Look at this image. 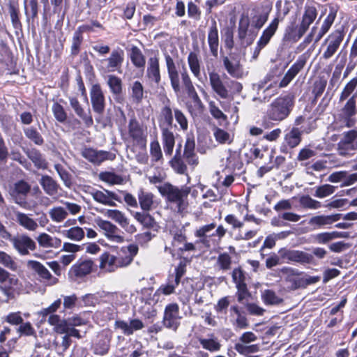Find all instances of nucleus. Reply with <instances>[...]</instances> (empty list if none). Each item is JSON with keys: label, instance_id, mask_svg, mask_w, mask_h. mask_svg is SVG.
<instances>
[{"label": "nucleus", "instance_id": "42", "mask_svg": "<svg viewBox=\"0 0 357 357\" xmlns=\"http://www.w3.org/2000/svg\"><path fill=\"white\" fill-rule=\"evenodd\" d=\"M199 342L204 349L210 352H217L221 349V344L213 335H208V338H199Z\"/></svg>", "mask_w": 357, "mask_h": 357}, {"label": "nucleus", "instance_id": "10", "mask_svg": "<svg viewBox=\"0 0 357 357\" xmlns=\"http://www.w3.org/2000/svg\"><path fill=\"white\" fill-rule=\"evenodd\" d=\"M10 241L21 255H27L30 251H33L36 248L35 241L26 234H19L11 237Z\"/></svg>", "mask_w": 357, "mask_h": 357}, {"label": "nucleus", "instance_id": "32", "mask_svg": "<svg viewBox=\"0 0 357 357\" xmlns=\"http://www.w3.org/2000/svg\"><path fill=\"white\" fill-rule=\"evenodd\" d=\"M208 43L211 54L216 57L218 54L219 38L218 31L215 21H213L208 33Z\"/></svg>", "mask_w": 357, "mask_h": 357}, {"label": "nucleus", "instance_id": "62", "mask_svg": "<svg viewBox=\"0 0 357 357\" xmlns=\"http://www.w3.org/2000/svg\"><path fill=\"white\" fill-rule=\"evenodd\" d=\"M54 167L65 186L70 188L72 185L71 175L61 164H55Z\"/></svg>", "mask_w": 357, "mask_h": 357}, {"label": "nucleus", "instance_id": "58", "mask_svg": "<svg viewBox=\"0 0 357 357\" xmlns=\"http://www.w3.org/2000/svg\"><path fill=\"white\" fill-rule=\"evenodd\" d=\"M275 7L278 11V16L276 17H278L280 21L289 14L291 8V3L287 0H285L284 2L282 0H278L275 3Z\"/></svg>", "mask_w": 357, "mask_h": 357}, {"label": "nucleus", "instance_id": "57", "mask_svg": "<svg viewBox=\"0 0 357 357\" xmlns=\"http://www.w3.org/2000/svg\"><path fill=\"white\" fill-rule=\"evenodd\" d=\"M335 190V186L329 184H324L316 188L314 196L317 198L323 199L333 194Z\"/></svg>", "mask_w": 357, "mask_h": 357}, {"label": "nucleus", "instance_id": "43", "mask_svg": "<svg viewBox=\"0 0 357 357\" xmlns=\"http://www.w3.org/2000/svg\"><path fill=\"white\" fill-rule=\"evenodd\" d=\"M188 64L194 77L198 79L201 77V64L197 54L191 52L188 56Z\"/></svg>", "mask_w": 357, "mask_h": 357}, {"label": "nucleus", "instance_id": "45", "mask_svg": "<svg viewBox=\"0 0 357 357\" xmlns=\"http://www.w3.org/2000/svg\"><path fill=\"white\" fill-rule=\"evenodd\" d=\"M335 18V14L333 13H330L324 19L321 26L316 36L315 43L319 42L321 38L328 31L331 26L333 24V22Z\"/></svg>", "mask_w": 357, "mask_h": 357}, {"label": "nucleus", "instance_id": "18", "mask_svg": "<svg viewBox=\"0 0 357 357\" xmlns=\"http://www.w3.org/2000/svg\"><path fill=\"white\" fill-rule=\"evenodd\" d=\"M209 82L213 91L221 98H229V90L227 88L226 82H223L220 75L215 72L208 73Z\"/></svg>", "mask_w": 357, "mask_h": 357}, {"label": "nucleus", "instance_id": "48", "mask_svg": "<svg viewBox=\"0 0 357 357\" xmlns=\"http://www.w3.org/2000/svg\"><path fill=\"white\" fill-rule=\"evenodd\" d=\"M181 82L188 96L197 93L191 78L185 68L181 72Z\"/></svg>", "mask_w": 357, "mask_h": 357}, {"label": "nucleus", "instance_id": "46", "mask_svg": "<svg viewBox=\"0 0 357 357\" xmlns=\"http://www.w3.org/2000/svg\"><path fill=\"white\" fill-rule=\"evenodd\" d=\"M0 264L12 271H17L19 268V266L15 259L6 252L1 250H0Z\"/></svg>", "mask_w": 357, "mask_h": 357}, {"label": "nucleus", "instance_id": "34", "mask_svg": "<svg viewBox=\"0 0 357 357\" xmlns=\"http://www.w3.org/2000/svg\"><path fill=\"white\" fill-rule=\"evenodd\" d=\"M91 195L95 201L108 206H114V200H117L116 195L114 192L105 190L104 191L96 190Z\"/></svg>", "mask_w": 357, "mask_h": 357}, {"label": "nucleus", "instance_id": "7", "mask_svg": "<svg viewBox=\"0 0 357 357\" xmlns=\"http://www.w3.org/2000/svg\"><path fill=\"white\" fill-rule=\"evenodd\" d=\"M19 282L17 278L0 266V290L6 296L7 301L14 298L15 287Z\"/></svg>", "mask_w": 357, "mask_h": 357}, {"label": "nucleus", "instance_id": "49", "mask_svg": "<svg viewBox=\"0 0 357 357\" xmlns=\"http://www.w3.org/2000/svg\"><path fill=\"white\" fill-rule=\"evenodd\" d=\"M62 234L65 237L75 241H80L84 237V231L83 229L78 226L71 227L67 230H63L62 231Z\"/></svg>", "mask_w": 357, "mask_h": 357}, {"label": "nucleus", "instance_id": "4", "mask_svg": "<svg viewBox=\"0 0 357 357\" xmlns=\"http://www.w3.org/2000/svg\"><path fill=\"white\" fill-rule=\"evenodd\" d=\"M293 106L294 100L291 96L278 97L268 106L266 116L271 121H282L289 115Z\"/></svg>", "mask_w": 357, "mask_h": 357}, {"label": "nucleus", "instance_id": "6", "mask_svg": "<svg viewBox=\"0 0 357 357\" xmlns=\"http://www.w3.org/2000/svg\"><path fill=\"white\" fill-rule=\"evenodd\" d=\"M344 37V32L340 29L335 30L331 33L322 44V47H325L322 58L326 60L332 58L339 50Z\"/></svg>", "mask_w": 357, "mask_h": 357}, {"label": "nucleus", "instance_id": "64", "mask_svg": "<svg viewBox=\"0 0 357 357\" xmlns=\"http://www.w3.org/2000/svg\"><path fill=\"white\" fill-rule=\"evenodd\" d=\"M213 136L215 140L220 144H230L232 141L229 133L219 128H214Z\"/></svg>", "mask_w": 357, "mask_h": 357}, {"label": "nucleus", "instance_id": "5", "mask_svg": "<svg viewBox=\"0 0 357 357\" xmlns=\"http://www.w3.org/2000/svg\"><path fill=\"white\" fill-rule=\"evenodd\" d=\"M317 16V8L311 5H306L301 17V21L296 26H289L287 28V33L292 40H298L307 31Z\"/></svg>", "mask_w": 357, "mask_h": 357}, {"label": "nucleus", "instance_id": "63", "mask_svg": "<svg viewBox=\"0 0 357 357\" xmlns=\"http://www.w3.org/2000/svg\"><path fill=\"white\" fill-rule=\"evenodd\" d=\"M261 298L266 305H276L282 301L273 291L269 289L265 290L262 293Z\"/></svg>", "mask_w": 357, "mask_h": 357}, {"label": "nucleus", "instance_id": "55", "mask_svg": "<svg viewBox=\"0 0 357 357\" xmlns=\"http://www.w3.org/2000/svg\"><path fill=\"white\" fill-rule=\"evenodd\" d=\"M299 203L305 208L316 210L321 207L320 202L312 199L309 195H303L300 197Z\"/></svg>", "mask_w": 357, "mask_h": 357}, {"label": "nucleus", "instance_id": "1", "mask_svg": "<svg viewBox=\"0 0 357 357\" xmlns=\"http://www.w3.org/2000/svg\"><path fill=\"white\" fill-rule=\"evenodd\" d=\"M268 18V13L259 6L253 8L250 13H243L238 26L239 39L247 45L251 44L257 34L253 29L259 30L267 22Z\"/></svg>", "mask_w": 357, "mask_h": 357}, {"label": "nucleus", "instance_id": "59", "mask_svg": "<svg viewBox=\"0 0 357 357\" xmlns=\"http://www.w3.org/2000/svg\"><path fill=\"white\" fill-rule=\"evenodd\" d=\"M285 271L288 274L286 278V281L290 283L289 287L291 289H298L303 284V280L295 273L294 270L287 268Z\"/></svg>", "mask_w": 357, "mask_h": 357}, {"label": "nucleus", "instance_id": "61", "mask_svg": "<svg viewBox=\"0 0 357 357\" xmlns=\"http://www.w3.org/2000/svg\"><path fill=\"white\" fill-rule=\"evenodd\" d=\"M235 350L240 354L248 355V354L256 353L259 351V347L257 344L247 345L243 343H236Z\"/></svg>", "mask_w": 357, "mask_h": 357}, {"label": "nucleus", "instance_id": "15", "mask_svg": "<svg viewBox=\"0 0 357 357\" xmlns=\"http://www.w3.org/2000/svg\"><path fill=\"white\" fill-rule=\"evenodd\" d=\"M95 222L109 241L115 243L123 242V238L118 234L119 229L116 225L101 218H96Z\"/></svg>", "mask_w": 357, "mask_h": 357}, {"label": "nucleus", "instance_id": "51", "mask_svg": "<svg viewBox=\"0 0 357 357\" xmlns=\"http://www.w3.org/2000/svg\"><path fill=\"white\" fill-rule=\"evenodd\" d=\"M49 215L52 221L61 222L68 217L67 211L61 206H55L49 211Z\"/></svg>", "mask_w": 357, "mask_h": 357}, {"label": "nucleus", "instance_id": "20", "mask_svg": "<svg viewBox=\"0 0 357 357\" xmlns=\"http://www.w3.org/2000/svg\"><path fill=\"white\" fill-rule=\"evenodd\" d=\"M90 96L93 111L98 114H102L105 110V101L100 85L94 84L92 86Z\"/></svg>", "mask_w": 357, "mask_h": 357}, {"label": "nucleus", "instance_id": "28", "mask_svg": "<svg viewBox=\"0 0 357 357\" xmlns=\"http://www.w3.org/2000/svg\"><path fill=\"white\" fill-rule=\"evenodd\" d=\"M280 20L278 17H275L268 24V26L263 31L257 43L259 46L266 47L270 42L272 37L275 35L278 29Z\"/></svg>", "mask_w": 357, "mask_h": 357}, {"label": "nucleus", "instance_id": "3", "mask_svg": "<svg viewBox=\"0 0 357 357\" xmlns=\"http://www.w3.org/2000/svg\"><path fill=\"white\" fill-rule=\"evenodd\" d=\"M160 195L171 203L176 205L178 212H183L187 207V197L190 192V187L183 185L181 188L169 183L157 185Z\"/></svg>", "mask_w": 357, "mask_h": 357}, {"label": "nucleus", "instance_id": "13", "mask_svg": "<svg viewBox=\"0 0 357 357\" xmlns=\"http://www.w3.org/2000/svg\"><path fill=\"white\" fill-rule=\"evenodd\" d=\"M28 267L36 273L40 280L49 286H53L59 282V279L53 276L49 270L40 262L29 260L27 262Z\"/></svg>", "mask_w": 357, "mask_h": 357}, {"label": "nucleus", "instance_id": "36", "mask_svg": "<svg viewBox=\"0 0 357 357\" xmlns=\"http://www.w3.org/2000/svg\"><path fill=\"white\" fill-rule=\"evenodd\" d=\"M279 253L282 258L295 262H305L308 259V255L302 251L282 249Z\"/></svg>", "mask_w": 357, "mask_h": 357}, {"label": "nucleus", "instance_id": "35", "mask_svg": "<svg viewBox=\"0 0 357 357\" xmlns=\"http://www.w3.org/2000/svg\"><path fill=\"white\" fill-rule=\"evenodd\" d=\"M36 240L38 245L44 248H58L61 245V239L52 237L46 233L39 234Z\"/></svg>", "mask_w": 357, "mask_h": 357}, {"label": "nucleus", "instance_id": "8", "mask_svg": "<svg viewBox=\"0 0 357 357\" xmlns=\"http://www.w3.org/2000/svg\"><path fill=\"white\" fill-rule=\"evenodd\" d=\"M31 191V185L24 180L15 183L10 190V196L15 204L24 208L28 206L26 196Z\"/></svg>", "mask_w": 357, "mask_h": 357}, {"label": "nucleus", "instance_id": "27", "mask_svg": "<svg viewBox=\"0 0 357 357\" xmlns=\"http://www.w3.org/2000/svg\"><path fill=\"white\" fill-rule=\"evenodd\" d=\"M70 105L75 111V114L83 121L85 126L89 128L93 123L91 112L86 113L75 97H69Z\"/></svg>", "mask_w": 357, "mask_h": 357}, {"label": "nucleus", "instance_id": "54", "mask_svg": "<svg viewBox=\"0 0 357 357\" xmlns=\"http://www.w3.org/2000/svg\"><path fill=\"white\" fill-rule=\"evenodd\" d=\"M25 136L32 141L36 145H42L44 140L40 132L33 127H29L24 129Z\"/></svg>", "mask_w": 357, "mask_h": 357}, {"label": "nucleus", "instance_id": "9", "mask_svg": "<svg viewBox=\"0 0 357 357\" xmlns=\"http://www.w3.org/2000/svg\"><path fill=\"white\" fill-rule=\"evenodd\" d=\"M47 322L54 327L53 331L58 334L67 333L70 337H74L77 339L82 337L79 330L74 326H68L66 323V319H61L59 315L52 316L47 319Z\"/></svg>", "mask_w": 357, "mask_h": 357}, {"label": "nucleus", "instance_id": "26", "mask_svg": "<svg viewBox=\"0 0 357 357\" xmlns=\"http://www.w3.org/2000/svg\"><path fill=\"white\" fill-rule=\"evenodd\" d=\"M93 266L91 260H84L75 264L70 270V274L77 278H82L91 273Z\"/></svg>", "mask_w": 357, "mask_h": 357}, {"label": "nucleus", "instance_id": "17", "mask_svg": "<svg viewBox=\"0 0 357 357\" xmlns=\"http://www.w3.org/2000/svg\"><path fill=\"white\" fill-rule=\"evenodd\" d=\"M165 62L171 86L174 91L176 94H178L181 93V86L180 83L179 73L177 70L175 63L172 56L169 54L165 55Z\"/></svg>", "mask_w": 357, "mask_h": 357}, {"label": "nucleus", "instance_id": "50", "mask_svg": "<svg viewBox=\"0 0 357 357\" xmlns=\"http://www.w3.org/2000/svg\"><path fill=\"white\" fill-rule=\"evenodd\" d=\"M170 165L172 169L179 174H187V166L183 161L181 156H179V153H176L175 155L169 161Z\"/></svg>", "mask_w": 357, "mask_h": 357}, {"label": "nucleus", "instance_id": "25", "mask_svg": "<svg viewBox=\"0 0 357 357\" xmlns=\"http://www.w3.org/2000/svg\"><path fill=\"white\" fill-rule=\"evenodd\" d=\"M230 321L236 329H244L249 324L246 317L243 314L237 305H232L229 309Z\"/></svg>", "mask_w": 357, "mask_h": 357}, {"label": "nucleus", "instance_id": "38", "mask_svg": "<svg viewBox=\"0 0 357 357\" xmlns=\"http://www.w3.org/2000/svg\"><path fill=\"white\" fill-rule=\"evenodd\" d=\"M123 61V52L121 50H113L109 57L107 59V69L109 71L117 70Z\"/></svg>", "mask_w": 357, "mask_h": 357}, {"label": "nucleus", "instance_id": "29", "mask_svg": "<svg viewBox=\"0 0 357 357\" xmlns=\"http://www.w3.org/2000/svg\"><path fill=\"white\" fill-rule=\"evenodd\" d=\"M162 143L166 155H172L175 145V136L172 128H162Z\"/></svg>", "mask_w": 357, "mask_h": 357}, {"label": "nucleus", "instance_id": "30", "mask_svg": "<svg viewBox=\"0 0 357 357\" xmlns=\"http://www.w3.org/2000/svg\"><path fill=\"white\" fill-rule=\"evenodd\" d=\"M15 221L25 229L34 231L38 225L36 221L31 218L28 214L20 211H14Z\"/></svg>", "mask_w": 357, "mask_h": 357}, {"label": "nucleus", "instance_id": "53", "mask_svg": "<svg viewBox=\"0 0 357 357\" xmlns=\"http://www.w3.org/2000/svg\"><path fill=\"white\" fill-rule=\"evenodd\" d=\"M61 305V300L58 298L54 302H53L50 305L47 307L43 308L40 311L38 312V314L42 317V318H45L49 315L48 319H50L53 315H57L55 312L60 308Z\"/></svg>", "mask_w": 357, "mask_h": 357}, {"label": "nucleus", "instance_id": "16", "mask_svg": "<svg viewBox=\"0 0 357 357\" xmlns=\"http://www.w3.org/2000/svg\"><path fill=\"white\" fill-rule=\"evenodd\" d=\"M165 62L171 86L174 91L176 94H178L181 93V86L180 83L179 73L177 70L175 63L172 56L169 54L165 55Z\"/></svg>", "mask_w": 357, "mask_h": 357}, {"label": "nucleus", "instance_id": "40", "mask_svg": "<svg viewBox=\"0 0 357 357\" xmlns=\"http://www.w3.org/2000/svg\"><path fill=\"white\" fill-rule=\"evenodd\" d=\"M26 153L27 157L32 161L36 167L42 169H45L47 168L48 163L39 151L36 149H31L27 150Z\"/></svg>", "mask_w": 357, "mask_h": 357}, {"label": "nucleus", "instance_id": "60", "mask_svg": "<svg viewBox=\"0 0 357 357\" xmlns=\"http://www.w3.org/2000/svg\"><path fill=\"white\" fill-rule=\"evenodd\" d=\"M17 332L20 336L36 337V331L29 321L24 322L23 321L17 328Z\"/></svg>", "mask_w": 357, "mask_h": 357}, {"label": "nucleus", "instance_id": "31", "mask_svg": "<svg viewBox=\"0 0 357 357\" xmlns=\"http://www.w3.org/2000/svg\"><path fill=\"white\" fill-rule=\"evenodd\" d=\"M39 183L47 195L54 197L58 194L59 185L50 176H42L39 181Z\"/></svg>", "mask_w": 357, "mask_h": 357}, {"label": "nucleus", "instance_id": "33", "mask_svg": "<svg viewBox=\"0 0 357 357\" xmlns=\"http://www.w3.org/2000/svg\"><path fill=\"white\" fill-rule=\"evenodd\" d=\"M349 234L347 232L331 231L322 232L314 236V242L319 244H326L332 240L341 238H347Z\"/></svg>", "mask_w": 357, "mask_h": 357}, {"label": "nucleus", "instance_id": "47", "mask_svg": "<svg viewBox=\"0 0 357 357\" xmlns=\"http://www.w3.org/2000/svg\"><path fill=\"white\" fill-rule=\"evenodd\" d=\"M99 178L109 185H118L123 183L122 176L112 172H102L98 175Z\"/></svg>", "mask_w": 357, "mask_h": 357}, {"label": "nucleus", "instance_id": "12", "mask_svg": "<svg viewBox=\"0 0 357 357\" xmlns=\"http://www.w3.org/2000/svg\"><path fill=\"white\" fill-rule=\"evenodd\" d=\"M222 63L227 73L234 78L242 79L248 74V72L243 68L240 61L234 56H224Z\"/></svg>", "mask_w": 357, "mask_h": 357}, {"label": "nucleus", "instance_id": "21", "mask_svg": "<svg viewBox=\"0 0 357 357\" xmlns=\"http://www.w3.org/2000/svg\"><path fill=\"white\" fill-rule=\"evenodd\" d=\"M305 63L306 60L305 58L302 56L299 57L285 73L284 76L279 83V87H286L304 68Z\"/></svg>", "mask_w": 357, "mask_h": 357}, {"label": "nucleus", "instance_id": "23", "mask_svg": "<svg viewBox=\"0 0 357 357\" xmlns=\"http://www.w3.org/2000/svg\"><path fill=\"white\" fill-rule=\"evenodd\" d=\"M147 138V130L135 125V141H137L139 146L143 150L137 156V161L141 163H146L149 160L147 153L145 152Z\"/></svg>", "mask_w": 357, "mask_h": 357}, {"label": "nucleus", "instance_id": "41", "mask_svg": "<svg viewBox=\"0 0 357 357\" xmlns=\"http://www.w3.org/2000/svg\"><path fill=\"white\" fill-rule=\"evenodd\" d=\"M354 94L357 96V77L352 78L342 89L339 98V102H342L349 99Z\"/></svg>", "mask_w": 357, "mask_h": 357}, {"label": "nucleus", "instance_id": "52", "mask_svg": "<svg viewBox=\"0 0 357 357\" xmlns=\"http://www.w3.org/2000/svg\"><path fill=\"white\" fill-rule=\"evenodd\" d=\"M153 195L151 192L140 191L138 195L139 204L142 208L145 211H149L153 205Z\"/></svg>", "mask_w": 357, "mask_h": 357}, {"label": "nucleus", "instance_id": "2", "mask_svg": "<svg viewBox=\"0 0 357 357\" xmlns=\"http://www.w3.org/2000/svg\"><path fill=\"white\" fill-rule=\"evenodd\" d=\"M134 255V245L122 247L119 258L105 252L100 257V268L105 272H114L119 267H124L130 264Z\"/></svg>", "mask_w": 357, "mask_h": 357}, {"label": "nucleus", "instance_id": "24", "mask_svg": "<svg viewBox=\"0 0 357 357\" xmlns=\"http://www.w3.org/2000/svg\"><path fill=\"white\" fill-rule=\"evenodd\" d=\"M356 94H354L349 99L341 109L340 116L347 122V126L350 127L351 118L357 113Z\"/></svg>", "mask_w": 357, "mask_h": 357}, {"label": "nucleus", "instance_id": "44", "mask_svg": "<svg viewBox=\"0 0 357 357\" xmlns=\"http://www.w3.org/2000/svg\"><path fill=\"white\" fill-rule=\"evenodd\" d=\"M142 302L144 301V304L139 309V312L142 313L146 318L151 319L156 315V311L153 308V304L157 302L153 301V296L151 298H142Z\"/></svg>", "mask_w": 357, "mask_h": 357}, {"label": "nucleus", "instance_id": "37", "mask_svg": "<svg viewBox=\"0 0 357 357\" xmlns=\"http://www.w3.org/2000/svg\"><path fill=\"white\" fill-rule=\"evenodd\" d=\"M147 75L149 79L153 80L156 84H159L160 81L159 61L155 56L151 57L149 59Z\"/></svg>", "mask_w": 357, "mask_h": 357}, {"label": "nucleus", "instance_id": "19", "mask_svg": "<svg viewBox=\"0 0 357 357\" xmlns=\"http://www.w3.org/2000/svg\"><path fill=\"white\" fill-rule=\"evenodd\" d=\"M342 214L335 213L331 215H319L310 218L308 224L314 229H319L327 227L340 220Z\"/></svg>", "mask_w": 357, "mask_h": 357}, {"label": "nucleus", "instance_id": "14", "mask_svg": "<svg viewBox=\"0 0 357 357\" xmlns=\"http://www.w3.org/2000/svg\"><path fill=\"white\" fill-rule=\"evenodd\" d=\"M82 155L89 162L99 165L105 160H114L116 155L106 151H97L91 148H85L82 151Z\"/></svg>", "mask_w": 357, "mask_h": 357}, {"label": "nucleus", "instance_id": "56", "mask_svg": "<svg viewBox=\"0 0 357 357\" xmlns=\"http://www.w3.org/2000/svg\"><path fill=\"white\" fill-rule=\"evenodd\" d=\"M106 215L108 218L117 222L122 227L125 228L128 225V220L126 217L119 211L107 210Z\"/></svg>", "mask_w": 357, "mask_h": 357}, {"label": "nucleus", "instance_id": "22", "mask_svg": "<svg viewBox=\"0 0 357 357\" xmlns=\"http://www.w3.org/2000/svg\"><path fill=\"white\" fill-rule=\"evenodd\" d=\"M302 131L296 127H293L284 136V143L281 146V151L285 152L287 148L294 149L301 142Z\"/></svg>", "mask_w": 357, "mask_h": 357}, {"label": "nucleus", "instance_id": "39", "mask_svg": "<svg viewBox=\"0 0 357 357\" xmlns=\"http://www.w3.org/2000/svg\"><path fill=\"white\" fill-rule=\"evenodd\" d=\"M158 121L160 129L172 128L173 113L172 109L169 106H165L162 108Z\"/></svg>", "mask_w": 357, "mask_h": 357}, {"label": "nucleus", "instance_id": "11", "mask_svg": "<svg viewBox=\"0 0 357 357\" xmlns=\"http://www.w3.org/2000/svg\"><path fill=\"white\" fill-rule=\"evenodd\" d=\"M179 307L176 303H170L165 309L162 323L169 329L176 331L180 325Z\"/></svg>", "mask_w": 357, "mask_h": 357}]
</instances>
